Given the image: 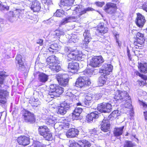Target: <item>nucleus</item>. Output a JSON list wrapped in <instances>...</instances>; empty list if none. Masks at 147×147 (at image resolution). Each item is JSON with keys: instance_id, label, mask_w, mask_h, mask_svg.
I'll return each mask as SVG.
<instances>
[{"instance_id": "obj_63", "label": "nucleus", "mask_w": 147, "mask_h": 147, "mask_svg": "<svg viewBox=\"0 0 147 147\" xmlns=\"http://www.w3.org/2000/svg\"><path fill=\"white\" fill-rule=\"evenodd\" d=\"M76 105H77V106H81V105H82L81 103L80 102L77 103Z\"/></svg>"}, {"instance_id": "obj_16", "label": "nucleus", "mask_w": 147, "mask_h": 147, "mask_svg": "<svg viewBox=\"0 0 147 147\" xmlns=\"http://www.w3.org/2000/svg\"><path fill=\"white\" fill-rule=\"evenodd\" d=\"M146 22L145 17L143 16L139 13H137L135 23L137 26L139 28L142 27Z\"/></svg>"}, {"instance_id": "obj_3", "label": "nucleus", "mask_w": 147, "mask_h": 147, "mask_svg": "<svg viewBox=\"0 0 147 147\" xmlns=\"http://www.w3.org/2000/svg\"><path fill=\"white\" fill-rule=\"evenodd\" d=\"M113 98L116 101H120L126 103L131 102V98L127 92L119 90H117L114 93Z\"/></svg>"}, {"instance_id": "obj_49", "label": "nucleus", "mask_w": 147, "mask_h": 147, "mask_svg": "<svg viewBox=\"0 0 147 147\" xmlns=\"http://www.w3.org/2000/svg\"><path fill=\"white\" fill-rule=\"evenodd\" d=\"M4 75L0 74V85L3 84L4 80Z\"/></svg>"}, {"instance_id": "obj_20", "label": "nucleus", "mask_w": 147, "mask_h": 147, "mask_svg": "<svg viewBox=\"0 0 147 147\" xmlns=\"http://www.w3.org/2000/svg\"><path fill=\"white\" fill-rule=\"evenodd\" d=\"M100 25L97 26L96 31L98 35H103L104 34L108 32V28L105 27L104 23H100Z\"/></svg>"}, {"instance_id": "obj_8", "label": "nucleus", "mask_w": 147, "mask_h": 147, "mask_svg": "<svg viewBox=\"0 0 147 147\" xmlns=\"http://www.w3.org/2000/svg\"><path fill=\"white\" fill-rule=\"evenodd\" d=\"M69 61H80L82 59V55L80 52L77 49L71 51L67 55Z\"/></svg>"}, {"instance_id": "obj_6", "label": "nucleus", "mask_w": 147, "mask_h": 147, "mask_svg": "<svg viewBox=\"0 0 147 147\" xmlns=\"http://www.w3.org/2000/svg\"><path fill=\"white\" fill-rule=\"evenodd\" d=\"M22 118L25 122L31 124L35 122L36 116L33 113L26 109H24L22 111Z\"/></svg>"}, {"instance_id": "obj_10", "label": "nucleus", "mask_w": 147, "mask_h": 147, "mask_svg": "<svg viewBox=\"0 0 147 147\" xmlns=\"http://www.w3.org/2000/svg\"><path fill=\"white\" fill-rule=\"evenodd\" d=\"M104 61L101 56H94L91 59L89 65L94 67H99Z\"/></svg>"}, {"instance_id": "obj_26", "label": "nucleus", "mask_w": 147, "mask_h": 147, "mask_svg": "<svg viewBox=\"0 0 147 147\" xmlns=\"http://www.w3.org/2000/svg\"><path fill=\"white\" fill-rule=\"evenodd\" d=\"M98 117V115L97 112H92L86 116V120L88 122H90L94 119H96Z\"/></svg>"}, {"instance_id": "obj_22", "label": "nucleus", "mask_w": 147, "mask_h": 147, "mask_svg": "<svg viewBox=\"0 0 147 147\" xmlns=\"http://www.w3.org/2000/svg\"><path fill=\"white\" fill-rule=\"evenodd\" d=\"M79 132V131L77 129L71 128L67 131L66 135L68 138H74L78 135Z\"/></svg>"}, {"instance_id": "obj_34", "label": "nucleus", "mask_w": 147, "mask_h": 147, "mask_svg": "<svg viewBox=\"0 0 147 147\" xmlns=\"http://www.w3.org/2000/svg\"><path fill=\"white\" fill-rule=\"evenodd\" d=\"M119 116V111L117 110L113 111L109 115V117L111 120H114Z\"/></svg>"}, {"instance_id": "obj_15", "label": "nucleus", "mask_w": 147, "mask_h": 147, "mask_svg": "<svg viewBox=\"0 0 147 147\" xmlns=\"http://www.w3.org/2000/svg\"><path fill=\"white\" fill-rule=\"evenodd\" d=\"M23 59L22 55L20 54H17L15 58L16 63L19 65L18 70H21L22 68H25L27 66V63L26 62H24L22 60Z\"/></svg>"}, {"instance_id": "obj_40", "label": "nucleus", "mask_w": 147, "mask_h": 147, "mask_svg": "<svg viewBox=\"0 0 147 147\" xmlns=\"http://www.w3.org/2000/svg\"><path fill=\"white\" fill-rule=\"evenodd\" d=\"M84 38L91 39L90 37V31L88 30H85L83 34Z\"/></svg>"}, {"instance_id": "obj_32", "label": "nucleus", "mask_w": 147, "mask_h": 147, "mask_svg": "<svg viewBox=\"0 0 147 147\" xmlns=\"http://www.w3.org/2000/svg\"><path fill=\"white\" fill-rule=\"evenodd\" d=\"M107 76L102 74L99 78L98 83L100 86H103L106 83L107 79Z\"/></svg>"}, {"instance_id": "obj_11", "label": "nucleus", "mask_w": 147, "mask_h": 147, "mask_svg": "<svg viewBox=\"0 0 147 147\" xmlns=\"http://www.w3.org/2000/svg\"><path fill=\"white\" fill-rule=\"evenodd\" d=\"M70 107L69 104L64 101L60 103L58 106L57 113L58 114L62 115H65L67 112V110Z\"/></svg>"}, {"instance_id": "obj_2", "label": "nucleus", "mask_w": 147, "mask_h": 147, "mask_svg": "<svg viewBox=\"0 0 147 147\" xmlns=\"http://www.w3.org/2000/svg\"><path fill=\"white\" fill-rule=\"evenodd\" d=\"M94 11H95V9L91 7H89L83 9L82 5H78L74 10L73 14L75 16H68L65 18L67 23L71 22L74 20L80 17L82 15L86 13L87 12Z\"/></svg>"}, {"instance_id": "obj_39", "label": "nucleus", "mask_w": 147, "mask_h": 147, "mask_svg": "<svg viewBox=\"0 0 147 147\" xmlns=\"http://www.w3.org/2000/svg\"><path fill=\"white\" fill-rule=\"evenodd\" d=\"M82 142H72L70 145L69 147H82L81 146Z\"/></svg>"}, {"instance_id": "obj_28", "label": "nucleus", "mask_w": 147, "mask_h": 147, "mask_svg": "<svg viewBox=\"0 0 147 147\" xmlns=\"http://www.w3.org/2000/svg\"><path fill=\"white\" fill-rule=\"evenodd\" d=\"M79 66V63L77 62L72 61L69 63L68 68L70 70L77 71Z\"/></svg>"}, {"instance_id": "obj_9", "label": "nucleus", "mask_w": 147, "mask_h": 147, "mask_svg": "<svg viewBox=\"0 0 147 147\" xmlns=\"http://www.w3.org/2000/svg\"><path fill=\"white\" fill-rule=\"evenodd\" d=\"M117 7L116 4L111 2L107 3L104 6V10L107 13L113 15L117 12Z\"/></svg>"}, {"instance_id": "obj_18", "label": "nucleus", "mask_w": 147, "mask_h": 147, "mask_svg": "<svg viewBox=\"0 0 147 147\" xmlns=\"http://www.w3.org/2000/svg\"><path fill=\"white\" fill-rule=\"evenodd\" d=\"M98 109L100 111L102 112H109L112 110V105L108 103L104 104L102 103L98 106Z\"/></svg>"}, {"instance_id": "obj_41", "label": "nucleus", "mask_w": 147, "mask_h": 147, "mask_svg": "<svg viewBox=\"0 0 147 147\" xmlns=\"http://www.w3.org/2000/svg\"><path fill=\"white\" fill-rule=\"evenodd\" d=\"M80 116V114L74 111L72 113V118L73 120H78Z\"/></svg>"}, {"instance_id": "obj_7", "label": "nucleus", "mask_w": 147, "mask_h": 147, "mask_svg": "<svg viewBox=\"0 0 147 147\" xmlns=\"http://www.w3.org/2000/svg\"><path fill=\"white\" fill-rule=\"evenodd\" d=\"M135 40L134 41V44L136 49H142L144 45L145 38L144 34L140 32H138L134 38Z\"/></svg>"}, {"instance_id": "obj_33", "label": "nucleus", "mask_w": 147, "mask_h": 147, "mask_svg": "<svg viewBox=\"0 0 147 147\" xmlns=\"http://www.w3.org/2000/svg\"><path fill=\"white\" fill-rule=\"evenodd\" d=\"M48 65L49 64H53L57 62L56 57L55 55H51L48 57L46 59Z\"/></svg>"}, {"instance_id": "obj_58", "label": "nucleus", "mask_w": 147, "mask_h": 147, "mask_svg": "<svg viewBox=\"0 0 147 147\" xmlns=\"http://www.w3.org/2000/svg\"><path fill=\"white\" fill-rule=\"evenodd\" d=\"M140 103L141 104L143 107L147 108V104H146L143 101H141Z\"/></svg>"}, {"instance_id": "obj_55", "label": "nucleus", "mask_w": 147, "mask_h": 147, "mask_svg": "<svg viewBox=\"0 0 147 147\" xmlns=\"http://www.w3.org/2000/svg\"><path fill=\"white\" fill-rule=\"evenodd\" d=\"M44 3L47 4L48 5H50L52 3L51 0H44Z\"/></svg>"}, {"instance_id": "obj_46", "label": "nucleus", "mask_w": 147, "mask_h": 147, "mask_svg": "<svg viewBox=\"0 0 147 147\" xmlns=\"http://www.w3.org/2000/svg\"><path fill=\"white\" fill-rule=\"evenodd\" d=\"M54 45L53 44H52L50 46V47L48 48L49 52L53 53L55 52V49L54 48Z\"/></svg>"}, {"instance_id": "obj_47", "label": "nucleus", "mask_w": 147, "mask_h": 147, "mask_svg": "<svg viewBox=\"0 0 147 147\" xmlns=\"http://www.w3.org/2000/svg\"><path fill=\"white\" fill-rule=\"evenodd\" d=\"M74 111L80 114L82 112V109L80 107H76Z\"/></svg>"}, {"instance_id": "obj_13", "label": "nucleus", "mask_w": 147, "mask_h": 147, "mask_svg": "<svg viewBox=\"0 0 147 147\" xmlns=\"http://www.w3.org/2000/svg\"><path fill=\"white\" fill-rule=\"evenodd\" d=\"M56 78L59 86L65 87L68 85L69 79L65 78L63 75L58 74L56 75Z\"/></svg>"}, {"instance_id": "obj_30", "label": "nucleus", "mask_w": 147, "mask_h": 147, "mask_svg": "<svg viewBox=\"0 0 147 147\" xmlns=\"http://www.w3.org/2000/svg\"><path fill=\"white\" fill-rule=\"evenodd\" d=\"M49 67L52 70L56 72L59 71L61 69L60 66L58 65L57 62L53 64L49 65Z\"/></svg>"}, {"instance_id": "obj_45", "label": "nucleus", "mask_w": 147, "mask_h": 147, "mask_svg": "<svg viewBox=\"0 0 147 147\" xmlns=\"http://www.w3.org/2000/svg\"><path fill=\"white\" fill-rule=\"evenodd\" d=\"M32 106L33 107H36L39 105V102L36 101H33L31 103Z\"/></svg>"}, {"instance_id": "obj_14", "label": "nucleus", "mask_w": 147, "mask_h": 147, "mask_svg": "<svg viewBox=\"0 0 147 147\" xmlns=\"http://www.w3.org/2000/svg\"><path fill=\"white\" fill-rule=\"evenodd\" d=\"M100 125V129L102 131L107 132L110 131L111 124L108 119L104 118L102 121Z\"/></svg>"}, {"instance_id": "obj_29", "label": "nucleus", "mask_w": 147, "mask_h": 147, "mask_svg": "<svg viewBox=\"0 0 147 147\" xmlns=\"http://www.w3.org/2000/svg\"><path fill=\"white\" fill-rule=\"evenodd\" d=\"M48 79V76L43 73H40L38 76V79L40 82L42 83H45Z\"/></svg>"}, {"instance_id": "obj_42", "label": "nucleus", "mask_w": 147, "mask_h": 147, "mask_svg": "<svg viewBox=\"0 0 147 147\" xmlns=\"http://www.w3.org/2000/svg\"><path fill=\"white\" fill-rule=\"evenodd\" d=\"M34 147H46V145L38 141L35 142L33 144Z\"/></svg>"}, {"instance_id": "obj_59", "label": "nucleus", "mask_w": 147, "mask_h": 147, "mask_svg": "<svg viewBox=\"0 0 147 147\" xmlns=\"http://www.w3.org/2000/svg\"><path fill=\"white\" fill-rule=\"evenodd\" d=\"M135 74L136 76H139L140 77L141 74L138 71H135Z\"/></svg>"}, {"instance_id": "obj_36", "label": "nucleus", "mask_w": 147, "mask_h": 147, "mask_svg": "<svg viewBox=\"0 0 147 147\" xmlns=\"http://www.w3.org/2000/svg\"><path fill=\"white\" fill-rule=\"evenodd\" d=\"M135 146L134 143L132 141L129 140H126L123 144V147H134Z\"/></svg>"}, {"instance_id": "obj_44", "label": "nucleus", "mask_w": 147, "mask_h": 147, "mask_svg": "<svg viewBox=\"0 0 147 147\" xmlns=\"http://www.w3.org/2000/svg\"><path fill=\"white\" fill-rule=\"evenodd\" d=\"M96 5L99 7H102L105 4V3L104 1L102 2H99L97 1L95 3Z\"/></svg>"}, {"instance_id": "obj_51", "label": "nucleus", "mask_w": 147, "mask_h": 147, "mask_svg": "<svg viewBox=\"0 0 147 147\" xmlns=\"http://www.w3.org/2000/svg\"><path fill=\"white\" fill-rule=\"evenodd\" d=\"M43 40L42 39H38L36 41V43L39 44L40 46H42L43 45Z\"/></svg>"}, {"instance_id": "obj_38", "label": "nucleus", "mask_w": 147, "mask_h": 147, "mask_svg": "<svg viewBox=\"0 0 147 147\" xmlns=\"http://www.w3.org/2000/svg\"><path fill=\"white\" fill-rule=\"evenodd\" d=\"M79 142H82L81 146L82 147H90L91 146L90 143L86 140H83L82 141H78Z\"/></svg>"}, {"instance_id": "obj_27", "label": "nucleus", "mask_w": 147, "mask_h": 147, "mask_svg": "<svg viewBox=\"0 0 147 147\" xmlns=\"http://www.w3.org/2000/svg\"><path fill=\"white\" fill-rule=\"evenodd\" d=\"M124 126L121 127H116L114 128L113 133L114 136L115 137H118L121 135L123 133Z\"/></svg>"}, {"instance_id": "obj_61", "label": "nucleus", "mask_w": 147, "mask_h": 147, "mask_svg": "<svg viewBox=\"0 0 147 147\" xmlns=\"http://www.w3.org/2000/svg\"><path fill=\"white\" fill-rule=\"evenodd\" d=\"M92 134H94L95 135H97L98 134L97 133V130H94L92 131Z\"/></svg>"}, {"instance_id": "obj_17", "label": "nucleus", "mask_w": 147, "mask_h": 147, "mask_svg": "<svg viewBox=\"0 0 147 147\" xmlns=\"http://www.w3.org/2000/svg\"><path fill=\"white\" fill-rule=\"evenodd\" d=\"M17 141L19 145L24 146L28 145L30 143L29 137L26 136H21L18 137Z\"/></svg>"}, {"instance_id": "obj_50", "label": "nucleus", "mask_w": 147, "mask_h": 147, "mask_svg": "<svg viewBox=\"0 0 147 147\" xmlns=\"http://www.w3.org/2000/svg\"><path fill=\"white\" fill-rule=\"evenodd\" d=\"M127 56L129 61H131L132 58L130 54V51L129 49L128 48L127 49Z\"/></svg>"}, {"instance_id": "obj_25", "label": "nucleus", "mask_w": 147, "mask_h": 147, "mask_svg": "<svg viewBox=\"0 0 147 147\" xmlns=\"http://www.w3.org/2000/svg\"><path fill=\"white\" fill-rule=\"evenodd\" d=\"M98 117V115L97 112H92L86 116V120L88 122H90L94 119H96Z\"/></svg>"}, {"instance_id": "obj_48", "label": "nucleus", "mask_w": 147, "mask_h": 147, "mask_svg": "<svg viewBox=\"0 0 147 147\" xmlns=\"http://www.w3.org/2000/svg\"><path fill=\"white\" fill-rule=\"evenodd\" d=\"M138 82L139 85L140 86H143L146 85V81L138 80Z\"/></svg>"}, {"instance_id": "obj_56", "label": "nucleus", "mask_w": 147, "mask_h": 147, "mask_svg": "<svg viewBox=\"0 0 147 147\" xmlns=\"http://www.w3.org/2000/svg\"><path fill=\"white\" fill-rule=\"evenodd\" d=\"M144 120L147 122V111L144 112Z\"/></svg>"}, {"instance_id": "obj_53", "label": "nucleus", "mask_w": 147, "mask_h": 147, "mask_svg": "<svg viewBox=\"0 0 147 147\" xmlns=\"http://www.w3.org/2000/svg\"><path fill=\"white\" fill-rule=\"evenodd\" d=\"M67 23L66 22V20L65 18H64L62 20V21L60 22L59 24V26H61L62 25H64Z\"/></svg>"}, {"instance_id": "obj_1", "label": "nucleus", "mask_w": 147, "mask_h": 147, "mask_svg": "<svg viewBox=\"0 0 147 147\" xmlns=\"http://www.w3.org/2000/svg\"><path fill=\"white\" fill-rule=\"evenodd\" d=\"M83 73L84 76L79 77L75 83L76 86L78 88H82L88 86L91 84L89 77L93 74L92 69H86L83 71Z\"/></svg>"}, {"instance_id": "obj_52", "label": "nucleus", "mask_w": 147, "mask_h": 147, "mask_svg": "<svg viewBox=\"0 0 147 147\" xmlns=\"http://www.w3.org/2000/svg\"><path fill=\"white\" fill-rule=\"evenodd\" d=\"M142 8L143 9L147 12V3H145L142 5Z\"/></svg>"}, {"instance_id": "obj_4", "label": "nucleus", "mask_w": 147, "mask_h": 147, "mask_svg": "<svg viewBox=\"0 0 147 147\" xmlns=\"http://www.w3.org/2000/svg\"><path fill=\"white\" fill-rule=\"evenodd\" d=\"M64 88L59 85L51 84L49 86L48 94L51 98H54L60 96L63 92Z\"/></svg>"}, {"instance_id": "obj_57", "label": "nucleus", "mask_w": 147, "mask_h": 147, "mask_svg": "<svg viewBox=\"0 0 147 147\" xmlns=\"http://www.w3.org/2000/svg\"><path fill=\"white\" fill-rule=\"evenodd\" d=\"M63 126L65 128H68L69 127V124L68 122L64 123H63Z\"/></svg>"}, {"instance_id": "obj_54", "label": "nucleus", "mask_w": 147, "mask_h": 147, "mask_svg": "<svg viewBox=\"0 0 147 147\" xmlns=\"http://www.w3.org/2000/svg\"><path fill=\"white\" fill-rule=\"evenodd\" d=\"M140 77L143 80H144L146 81V80H147V76L145 75L141 74L140 76Z\"/></svg>"}, {"instance_id": "obj_31", "label": "nucleus", "mask_w": 147, "mask_h": 147, "mask_svg": "<svg viewBox=\"0 0 147 147\" xmlns=\"http://www.w3.org/2000/svg\"><path fill=\"white\" fill-rule=\"evenodd\" d=\"M55 122V119L53 117H48L45 121V122L47 124L51 126L54 125Z\"/></svg>"}, {"instance_id": "obj_35", "label": "nucleus", "mask_w": 147, "mask_h": 147, "mask_svg": "<svg viewBox=\"0 0 147 147\" xmlns=\"http://www.w3.org/2000/svg\"><path fill=\"white\" fill-rule=\"evenodd\" d=\"M9 7L6 3L2 2L0 3V10L1 11H8L9 9Z\"/></svg>"}, {"instance_id": "obj_64", "label": "nucleus", "mask_w": 147, "mask_h": 147, "mask_svg": "<svg viewBox=\"0 0 147 147\" xmlns=\"http://www.w3.org/2000/svg\"><path fill=\"white\" fill-rule=\"evenodd\" d=\"M119 0H112V1L115 3H117Z\"/></svg>"}, {"instance_id": "obj_43", "label": "nucleus", "mask_w": 147, "mask_h": 147, "mask_svg": "<svg viewBox=\"0 0 147 147\" xmlns=\"http://www.w3.org/2000/svg\"><path fill=\"white\" fill-rule=\"evenodd\" d=\"M54 15L56 17H60L62 16V13L60 9H58L56 11Z\"/></svg>"}, {"instance_id": "obj_21", "label": "nucleus", "mask_w": 147, "mask_h": 147, "mask_svg": "<svg viewBox=\"0 0 147 147\" xmlns=\"http://www.w3.org/2000/svg\"><path fill=\"white\" fill-rule=\"evenodd\" d=\"M9 95L8 92L4 89H0V103L4 104L6 102V97Z\"/></svg>"}, {"instance_id": "obj_5", "label": "nucleus", "mask_w": 147, "mask_h": 147, "mask_svg": "<svg viewBox=\"0 0 147 147\" xmlns=\"http://www.w3.org/2000/svg\"><path fill=\"white\" fill-rule=\"evenodd\" d=\"M38 130L39 134L43 136L46 140L51 141L52 140V134L47 126L45 125L39 126Z\"/></svg>"}, {"instance_id": "obj_12", "label": "nucleus", "mask_w": 147, "mask_h": 147, "mask_svg": "<svg viewBox=\"0 0 147 147\" xmlns=\"http://www.w3.org/2000/svg\"><path fill=\"white\" fill-rule=\"evenodd\" d=\"M74 1L75 0H60V5L65 11H67L71 9Z\"/></svg>"}, {"instance_id": "obj_37", "label": "nucleus", "mask_w": 147, "mask_h": 147, "mask_svg": "<svg viewBox=\"0 0 147 147\" xmlns=\"http://www.w3.org/2000/svg\"><path fill=\"white\" fill-rule=\"evenodd\" d=\"M90 39L84 38L82 40V45L83 48H86L88 46V43L90 42Z\"/></svg>"}, {"instance_id": "obj_24", "label": "nucleus", "mask_w": 147, "mask_h": 147, "mask_svg": "<svg viewBox=\"0 0 147 147\" xmlns=\"http://www.w3.org/2000/svg\"><path fill=\"white\" fill-rule=\"evenodd\" d=\"M138 67L140 72L144 74L147 73V63L138 62Z\"/></svg>"}, {"instance_id": "obj_62", "label": "nucleus", "mask_w": 147, "mask_h": 147, "mask_svg": "<svg viewBox=\"0 0 147 147\" xmlns=\"http://www.w3.org/2000/svg\"><path fill=\"white\" fill-rule=\"evenodd\" d=\"M34 17H35V18H36V20H34V21L35 22H37L38 21V20H37V18H36V16H34Z\"/></svg>"}, {"instance_id": "obj_60", "label": "nucleus", "mask_w": 147, "mask_h": 147, "mask_svg": "<svg viewBox=\"0 0 147 147\" xmlns=\"http://www.w3.org/2000/svg\"><path fill=\"white\" fill-rule=\"evenodd\" d=\"M90 101V100H88L86 98H85V102H85L86 103H85V104L87 105L88 104V103Z\"/></svg>"}, {"instance_id": "obj_19", "label": "nucleus", "mask_w": 147, "mask_h": 147, "mask_svg": "<svg viewBox=\"0 0 147 147\" xmlns=\"http://www.w3.org/2000/svg\"><path fill=\"white\" fill-rule=\"evenodd\" d=\"M113 66L110 64H105L102 66V68L101 70V73L107 76L110 74L112 71Z\"/></svg>"}, {"instance_id": "obj_23", "label": "nucleus", "mask_w": 147, "mask_h": 147, "mask_svg": "<svg viewBox=\"0 0 147 147\" xmlns=\"http://www.w3.org/2000/svg\"><path fill=\"white\" fill-rule=\"evenodd\" d=\"M30 8L34 12H39L41 9L40 3L37 0H35L32 2Z\"/></svg>"}]
</instances>
